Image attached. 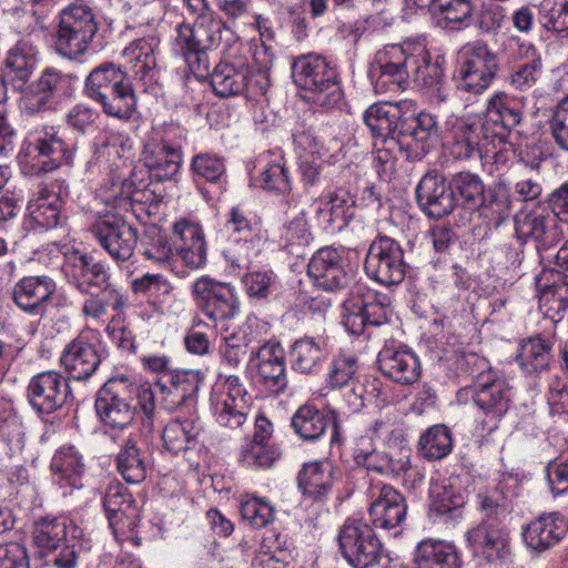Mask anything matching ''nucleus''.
I'll return each mask as SVG.
<instances>
[{"label":"nucleus","instance_id":"obj_1","mask_svg":"<svg viewBox=\"0 0 568 568\" xmlns=\"http://www.w3.org/2000/svg\"><path fill=\"white\" fill-rule=\"evenodd\" d=\"M371 77L377 93L398 92L408 87L412 79L423 87L438 84L443 70L420 41L405 40L385 45L375 54Z\"/></svg>","mask_w":568,"mask_h":568},{"label":"nucleus","instance_id":"obj_2","mask_svg":"<svg viewBox=\"0 0 568 568\" xmlns=\"http://www.w3.org/2000/svg\"><path fill=\"white\" fill-rule=\"evenodd\" d=\"M183 3L195 22L178 26L174 50L193 73H207L209 52L220 50L225 54L237 43V37L212 10L209 0H183Z\"/></svg>","mask_w":568,"mask_h":568},{"label":"nucleus","instance_id":"obj_3","mask_svg":"<svg viewBox=\"0 0 568 568\" xmlns=\"http://www.w3.org/2000/svg\"><path fill=\"white\" fill-rule=\"evenodd\" d=\"M477 499L485 519L467 531V541L486 560H505L510 555L509 530L504 524L513 510L510 500L497 488L479 493Z\"/></svg>","mask_w":568,"mask_h":568},{"label":"nucleus","instance_id":"obj_4","mask_svg":"<svg viewBox=\"0 0 568 568\" xmlns=\"http://www.w3.org/2000/svg\"><path fill=\"white\" fill-rule=\"evenodd\" d=\"M465 362L468 365L477 366L478 372L470 371L473 384L457 392V400L463 403L471 398L476 407L487 418V422H498L509 408L511 396L509 382L490 369L484 358L468 355L465 357Z\"/></svg>","mask_w":568,"mask_h":568},{"label":"nucleus","instance_id":"obj_5","mask_svg":"<svg viewBox=\"0 0 568 568\" xmlns=\"http://www.w3.org/2000/svg\"><path fill=\"white\" fill-rule=\"evenodd\" d=\"M82 530L72 520L41 517L34 523L33 544L42 556L52 555L57 568H74L83 550Z\"/></svg>","mask_w":568,"mask_h":568},{"label":"nucleus","instance_id":"obj_6","mask_svg":"<svg viewBox=\"0 0 568 568\" xmlns=\"http://www.w3.org/2000/svg\"><path fill=\"white\" fill-rule=\"evenodd\" d=\"M292 79L297 88L311 92L321 106L332 108L343 97L335 69L322 55L308 53L295 58Z\"/></svg>","mask_w":568,"mask_h":568},{"label":"nucleus","instance_id":"obj_7","mask_svg":"<svg viewBox=\"0 0 568 568\" xmlns=\"http://www.w3.org/2000/svg\"><path fill=\"white\" fill-rule=\"evenodd\" d=\"M504 144L500 133L491 128L481 113H477L456 119L448 149L457 160L483 159Z\"/></svg>","mask_w":568,"mask_h":568},{"label":"nucleus","instance_id":"obj_8","mask_svg":"<svg viewBox=\"0 0 568 568\" xmlns=\"http://www.w3.org/2000/svg\"><path fill=\"white\" fill-rule=\"evenodd\" d=\"M97 31L98 23L91 8L70 4L60 14L54 48L64 58L78 59L87 52Z\"/></svg>","mask_w":568,"mask_h":568},{"label":"nucleus","instance_id":"obj_9","mask_svg":"<svg viewBox=\"0 0 568 568\" xmlns=\"http://www.w3.org/2000/svg\"><path fill=\"white\" fill-rule=\"evenodd\" d=\"M392 314L389 295L373 290L358 291L344 302L342 324L351 334L359 335L368 326L388 323Z\"/></svg>","mask_w":568,"mask_h":568},{"label":"nucleus","instance_id":"obj_10","mask_svg":"<svg viewBox=\"0 0 568 568\" xmlns=\"http://www.w3.org/2000/svg\"><path fill=\"white\" fill-rule=\"evenodd\" d=\"M499 69L497 54L484 42L465 48L463 61L455 73L457 89L471 94L485 92Z\"/></svg>","mask_w":568,"mask_h":568},{"label":"nucleus","instance_id":"obj_11","mask_svg":"<svg viewBox=\"0 0 568 568\" xmlns=\"http://www.w3.org/2000/svg\"><path fill=\"white\" fill-rule=\"evenodd\" d=\"M342 556L353 568H372L382 558V542L374 528L361 519H346L337 536Z\"/></svg>","mask_w":568,"mask_h":568},{"label":"nucleus","instance_id":"obj_12","mask_svg":"<svg viewBox=\"0 0 568 568\" xmlns=\"http://www.w3.org/2000/svg\"><path fill=\"white\" fill-rule=\"evenodd\" d=\"M94 407L104 426H128L131 422L151 426L158 422L154 394L148 382L140 384L138 408H132L130 403L119 398L112 399L99 394Z\"/></svg>","mask_w":568,"mask_h":568},{"label":"nucleus","instance_id":"obj_13","mask_svg":"<svg viewBox=\"0 0 568 568\" xmlns=\"http://www.w3.org/2000/svg\"><path fill=\"white\" fill-rule=\"evenodd\" d=\"M404 251L398 242L378 235L369 245L364 270L366 275L385 286L397 285L406 274Z\"/></svg>","mask_w":568,"mask_h":568},{"label":"nucleus","instance_id":"obj_14","mask_svg":"<svg viewBox=\"0 0 568 568\" xmlns=\"http://www.w3.org/2000/svg\"><path fill=\"white\" fill-rule=\"evenodd\" d=\"M90 232L118 265L133 257L138 243V230L123 216L118 214L100 216L90 226Z\"/></svg>","mask_w":568,"mask_h":568},{"label":"nucleus","instance_id":"obj_15","mask_svg":"<svg viewBox=\"0 0 568 568\" xmlns=\"http://www.w3.org/2000/svg\"><path fill=\"white\" fill-rule=\"evenodd\" d=\"M211 85L214 92L223 98L246 94L256 99L266 93L267 79L260 71L253 70L241 61L239 64L221 62L211 74Z\"/></svg>","mask_w":568,"mask_h":568},{"label":"nucleus","instance_id":"obj_16","mask_svg":"<svg viewBox=\"0 0 568 568\" xmlns=\"http://www.w3.org/2000/svg\"><path fill=\"white\" fill-rule=\"evenodd\" d=\"M62 271L70 284L84 294L105 292L116 296L108 266L94 256L79 251L65 255Z\"/></svg>","mask_w":568,"mask_h":568},{"label":"nucleus","instance_id":"obj_17","mask_svg":"<svg viewBox=\"0 0 568 568\" xmlns=\"http://www.w3.org/2000/svg\"><path fill=\"white\" fill-rule=\"evenodd\" d=\"M23 152L41 163L40 170L51 171L63 164L71 165L75 149L65 144L55 126L38 125L28 132Z\"/></svg>","mask_w":568,"mask_h":568},{"label":"nucleus","instance_id":"obj_18","mask_svg":"<svg viewBox=\"0 0 568 568\" xmlns=\"http://www.w3.org/2000/svg\"><path fill=\"white\" fill-rule=\"evenodd\" d=\"M514 221L517 239L523 242L532 241L538 252L548 251L560 241L557 214L548 207L519 211Z\"/></svg>","mask_w":568,"mask_h":568},{"label":"nucleus","instance_id":"obj_19","mask_svg":"<svg viewBox=\"0 0 568 568\" xmlns=\"http://www.w3.org/2000/svg\"><path fill=\"white\" fill-rule=\"evenodd\" d=\"M71 396V388L68 378L55 371H47L34 375L27 387V397L31 407L42 416H45L62 408Z\"/></svg>","mask_w":568,"mask_h":568},{"label":"nucleus","instance_id":"obj_20","mask_svg":"<svg viewBox=\"0 0 568 568\" xmlns=\"http://www.w3.org/2000/svg\"><path fill=\"white\" fill-rule=\"evenodd\" d=\"M196 306L211 320L233 317L237 311V300L234 288L223 282L203 276L192 286Z\"/></svg>","mask_w":568,"mask_h":568},{"label":"nucleus","instance_id":"obj_21","mask_svg":"<svg viewBox=\"0 0 568 568\" xmlns=\"http://www.w3.org/2000/svg\"><path fill=\"white\" fill-rule=\"evenodd\" d=\"M307 274L315 286L329 292L344 288L351 281L343 253L332 246L322 247L313 254Z\"/></svg>","mask_w":568,"mask_h":568},{"label":"nucleus","instance_id":"obj_22","mask_svg":"<svg viewBox=\"0 0 568 568\" xmlns=\"http://www.w3.org/2000/svg\"><path fill=\"white\" fill-rule=\"evenodd\" d=\"M349 385L352 388L344 396V402L347 405L346 409L336 410L331 406L318 409L314 404L306 403L294 413L291 426H304L306 424L312 426L317 424L321 426H338V424L345 422L343 419L344 416L361 412L367 404L364 398L363 387L359 385V381Z\"/></svg>","mask_w":568,"mask_h":568},{"label":"nucleus","instance_id":"obj_23","mask_svg":"<svg viewBox=\"0 0 568 568\" xmlns=\"http://www.w3.org/2000/svg\"><path fill=\"white\" fill-rule=\"evenodd\" d=\"M435 115L420 112L405 122L397 135L398 152L409 161L422 160L430 150V143L437 138Z\"/></svg>","mask_w":568,"mask_h":568},{"label":"nucleus","instance_id":"obj_24","mask_svg":"<svg viewBox=\"0 0 568 568\" xmlns=\"http://www.w3.org/2000/svg\"><path fill=\"white\" fill-rule=\"evenodd\" d=\"M416 200L420 209L433 219L449 215L457 205L450 183L438 171L425 174L416 187Z\"/></svg>","mask_w":568,"mask_h":568},{"label":"nucleus","instance_id":"obj_25","mask_svg":"<svg viewBox=\"0 0 568 568\" xmlns=\"http://www.w3.org/2000/svg\"><path fill=\"white\" fill-rule=\"evenodd\" d=\"M223 393L226 395L223 407L219 413L217 422L221 425L242 426L247 422L248 415L254 418L255 426H262L260 422H271L261 413L254 412L247 405V390L237 375H227L223 381Z\"/></svg>","mask_w":568,"mask_h":568},{"label":"nucleus","instance_id":"obj_26","mask_svg":"<svg viewBox=\"0 0 568 568\" xmlns=\"http://www.w3.org/2000/svg\"><path fill=\"white\" fill-rule=\"evenodd\" d=\"M381 373L399 385L415 384L422 373L417 355L407 347L384 346L377 356Z\"/></svg>","mask_w":568,"mask_h":568},{"label":"nucleus","instance_id":"obj_27","mask_svg":"<svg viewBox=\"0 0 568 568\" xmlns=\"http://www.w3.org/2000/svg\"><path fill=\"white\" fill-rule=\"evenodd\" d=\"M257 382L273 395L286 390L288 381L285 368V353L278 343L267 342L256 352Z\"/></svg>","mask_w":568,"mask_h":568},{"label":"nucleus","instance_id":"obj_28","mask_svg":"<svg viewBox=\"0 0 568 568\" xmlns=\"http://www.w3.org/2000/svg\"><path fill=\"white\" fill-rule=\"evenodd\" d=\"M103 507L114 532L131 531L139 521L140 513L136 501L128 488L120 483L106 488Z\"/></svg>","mask_w":568,"mask_h":568},{"label":"nucleus","instance_id":"obj_29","mask_svg":"<svg viewBox=\"0 0 568 568\" xmlns=\"http://www.w3.org/2000/svg\"><path fill=\"white\" fill-rule=\"evenodd\" d=\"M101 356L97 346L79 335L68 343L60 356V364L75 381H87L98 369Z\"/></svg>","mask_w":568,"mask_h":568},{"label":"nucleus","instance_id":"obj_30","mask_svg":"<svg viewBox=\"0 0 568 568\" xmlns=\"http://www.w3.org/2000/svg\"><path fill=\"white\" fill-rule=\"evenodd\" d=\"M142 159L151 176L160 182L172 179L182 164L181 150L158 136L148 139Z\"/></svg>","mask_w":568,"mask_h":568},{"label":"nucleus","instance_id":"obj_31","mask_svg":"<svg viewBox=\"0 0 568 568\" xmlns=\"http://www.w3.org/2000/svg\"><path fill=\"white\" fill-rule=\"evenodd\" d=\"M568 531V521L558 513L545 514L527 524L523 530L526 546L538 552L557 545Z\"/></svg>","mask_w":568,"mask_h":568},{"label":"nucleus","instance_id":"obj_32","mask_svg":"<svg viewBox=\"0 0 568 568\" xmlns=\"http://www.w3.org/2000/svg\"><path fill=\"white\" fill-rule=\"evenodd\" d=\"M296 480L305 499L325 503L334 485V467L327 459L305 463L298 471Z\"/></svg>","mask_w":568,"mask_h":568},{"label":"nucleus","instance_id":"obj_33","mask_svg":"<svg viewBox=\"0 0 568 568\" xmlns=\"http://www.w3.org/2000/svg\"><path fill=\"white\" fill-rule=\"evenodd\" d=\"M523 109L520 99L497 91L487 100L486 110L481 115L496 132L500 133L501 140L506 143L508 132L523 120Z\"/></svg>","mask_w":568,"mask_h":568},{"label":"nucleus","instance_id":"obj_34","mask_svg":"<svg viewBox=\"0 0 568 568\" xmlns=\"http://www.w3.org/2000/svg\"><path fill=\"white\" fill-rule=\"evenodd\" d=\"M55 291L48 276H27L16 283L12 297L18 307L32 315H42Z\"/></svg>","mask_w":568,"mask_h":568},{"label":"nucleus","instance_id":"obj_35","mask_svg":"<svg viewBox=\"0 0 568 568\" xmlns=\"http://www.w3.org/2000/svg\"><path fill=\"white\" fill-rule=\"evenodd\" d=\"M404 496L389 485H383L369 507V517L376 528L393 529L406 518Z\"/></svg>","mask_w":568,"mask_h":568},{"label":"nucleus","instance_id":"obj_36","mask_svg":"<svg viewBox=\"0 0 568 568\" xmlns=\"http://www.w3.org/2000/svg\"><path fill=\"white\" fill-rule=\"evenodd\" d=\"M38 63V50L28 40H20L11 47L3 62V77L14 90L21 91Z\"/></svg>","mask_w":568,"mask_h":568},{"label":"nucleus","instance_id":"obj_37","mask_svg":"<svg viewBox=\"0 0 568 568\" xmlns=\"http://www.w3.org/2000/svg\"><path fill=\"white\" fill-rule=\"evenodd\" d=\"M173 233L181 241L178 252L183 263L191 268L203 266L207 248L201 226L187 220H180L173 224Z\"/></svg>","mask_w":568,"mask_h":568},{"label":"nucleus","instance_id":"obj_38","mask_svg":"<svg viewBox=\"0 0 568 568\" xmlns=\"http://www.w3.org/2000/svg\"><path fill=\"white\" fill-rule=\"evenodd\" d=\"M551 351L550 338L540 335L530 336L520 341L515 361L525 374L540 376L549 369Z\"/></svg>","mask_w":568,"mask_h":568},{"label":"nucleus","instance_id":"obj_39","mask_svg":"<svg viewBox=\"0 0 568 568\" xmlns=\"http://www.w3.org/2000/svg\"><path fill=\"white\" fill-rule=\"evenodd\" d=\"M160 40L155 36H148L132 41L124 50L125 67L141 80L155 75L156 49Z\"/></svg>","mask_w":568,"mask_h":568},{"label":"nucleus","instance_id":"obj_40","mask_svg":"<svg viewBox=\"0 0 568 568\" xmlns=\"http://www.w3.org/2000/svg\"><path fill=\"white\" fill-rule=\"evenodd\" d=\"M200 375L194 371H173L156 378L155 385L166 394L169 407L179 406L192 399L200 387Z\"/></svg>","mask_w":568,"mask_h":568},{"label":"nucleus","instance_id":"obj_41","mask_svg":"<svg viewBox=\"0 0 568 568\" xmlns=\"http://www.w3.org/2000/svg\"><path fill=\"white\" fill-rule=\"evenodd\" d=\"M61 197L53 189H40L38 196L28 205L31 227L50 230L58 226L61 223Z\"/></svg>","mask_w":568,"mask_h":568},{"label":"nucleus","instance_id":"obj_42","mask_svg":"<svg viewBox=\"0 0 568 568\" xmlns=\"http://www.w3.org/2000/svg\"><path fill=\"white\" fill-rule=\"evenodd\" d=\"M102 112L120 121H128L136 112L138 99L129 80H125L115 89L109 90L101 98L94 100Z\"/></svg>","mask_w":568,"mask_h":568},{"label":"nucleus","instance_id":"obj_43","mask_svg":"<svg viewBox=\"0 0 568 568\" xmlns=\"http://www.w3.org/2000/svg\"><path fill=\"white\" fill-rule=\"evenodd\" d=\"M416 568H459L456 549L443 540L426 539L415 550Z\"/></svg>","mask_w":568,"mask_h":568},{"label":"nucleus","instance_id":"obj_44","mask_svg":"<svg viewBox=\"0 0 568 568\" xmlns=\"http://www.w3.org/2000/svg\"><path fill=\"white\" fill-rule=\"evenodd\" d=\"M399 116L398 106L389 103H376L371 105L364 113V122L372 134L383 139L384 144H396L397 136H394Z\"/></svg>","mask_w":568,"mask_h":568},{"label":"nucleus","instance_id":"obj_45","mask_svg":"<svg viewBox=\"0 0 568 568\" xmlns=\"http://www.w3.org/2000/svg\"><path fill=\"white\" fill-rule=\"evenodd\" d=\"M50 468L60 486L78 487L79 478L84 471V463L74 446L68 445L54 453Z\"/></svg>","mask_w":568,"mask_h":568},{"label":"nucleus","instance_id":"obj_46","mask_svg":"<svg viewBox=\"0 0 568 568\" xmlns=\"http://www.w3.org/2000/svg\"><path fill=\"white\" fill-rule=\"evenodd\" d=\"M270 428H257L242 454L243 463L252 468H268L280 457L281 452L272 444Z\"/></svg>","mask_w":568,"mask_h":568},{"label":"nucleus","instance_id":"obj_47","mask_svg":"<svg viewBox=\"0 0 568 568\" xmlns=\"http://www.w3.org/2000/svg\"><path fill=\"white\" fill-rule=\"evenodd\" d=\"M125 80V73L115 64H100L88 74L84 81V94L94 101L109 90L115 89Z\"/></svg>","mask_w":568,"mask_h":568},{"label":"nucleus","instance_id":"obj_48","mask_svg":"<svg viewBox=\"0 0 568 568\" xmlns=\"http://www.w3.org/2000/svg\"><path fill=\"white\" fill-rule=\"evenodd\" d=\"M358 368L359 363L356 355L344 351L334 355L326 376L328 387L341 389L359 381Z\"/></svg>","mask_w":568,"mask_h":568},{"label":"nucleus","instance_id":"obj_49","mask_svg":"<svg viewBox=\"0 0 568 568\" xmlns=\"http://www.w3.org/2000/svg\"><path fill=\"white\" fill-rule=\"evenodd\" d=\"M450 186L457 192L462 205L469 211L477 210L484 204L485 186L481 179L471 172L465 171L455 174Z\"/></svg>","mask_w":568,"mask_h":568},{"label":"nucleus","instance_id":"obj_50","mask_svg":"<svg viewBox=\"0 0 568 568\" xmlns=\"http://www.w3.org/2000/svg\"><path fill=\"white\" fill-rule=\"evenodd\" d=\"M525 48V57L531 60L518 64L509 74V83L519 91L531 89L540 80L542 75V62L536 57V49L532 44L523 45Z\"/></svg>","mask_w":568,"mask_h":568},{"label":"nucleus","instance_id":"obj_51","mask_svg":"<svg viewBox=\"0 0 568 568\" xmlns=\"http://www.w3.org/2000/svg\"><path fill=\"white\" fill-rule=\"evenodd\" d=\"M539 296V307L552 322H559L568 310V282L556 280L547 285Z\"/></svg>","mask_w":568,"mask_h":568},{"label":"nucleus","instance_id":"obj_52","mask_svg":"<svg viewBox=\"0 0 568 568\" xmlns=\"http://www.w3.org/2000/svg\"><path fill=\"white\" fill-rule=\"evenodd\" d=\"M326 356L324 344L312 337H304L294 343L292 349L293 368L301 373H311Z\"/></svg>","mask_w":568,"mask_h":568},{"label":"nucleus","instance_id":"obj_53","mask_svg":"<svg viewBox=\"0 0 568 568\" xmlns=\"http://www.w3.org/2000/svg\"><path fill=\"white\" fill-rule=\"evenodd\" d=\"M429 11L453 24H469L474 18V2L473 0H429Z\"/></svg>","mask_w":568,"mask_h":568},{"label":"nucleus","instance_id":"obj_54","mask_svg":"<svg viewBox=\"0 0 568 568\" xmlns=\"http://www.w3.org/2000/svg\"><path fill=\"white\" fill-rule=\"evenodd\" d=\"M118 470L130 484H140L146 477V466L135 444L128 440L116 458Z\"/></svg>","mask_w":568,"mask_h":568},{"label":"nucleus","instance_id":"obj_55","mask_svg":"<svg viewBox=\"0 0 568 568\" xmlns=\"http://www.w3.org/2000/svg\"><path fill=\"white\" fill-rule=\"evenodd\" d=\"M131 288L134 294L143 295L160 304L169 302L173 292V286L163 275L151 273L133 280Z\"/></svg>","mask_w":568,"mask_h":568},{"label":"nucleus","instance_id":"obj_56","mask_svg":"<svg viewBox=\"0 0 568 568\" xmlns=\"http://www.w3.org/2000/svg\"><path fill=\"white\" fill-rule=\"evenodd\" d=\"M354 455L355 458L361 463V458H363V462L366 464L368 469L376 470L378 473H399L402 470L407 469V465L409 463L408 456L405 455V460L400 459L398 463H394L393 458H388L385 456L383 458V463L375 464V449L372 445V439L369 437H361L356 444V447L354 448Z\"/></svg>","mask_w":568,"mask_h":568},{"label":"nucleus","instance_id":"obj_57","mask_svg":"<svg viewBox=\"0 0 568 568\" xmlns=\"http://www.w3.org/2000/svg\"><path fill=\"white\" fill-rule=\"evenodd\" d=\"M419 450L428 459H440L447 456L453 447L448 428H427L419 438Z\"/></svg>","mask_w":568,"mask_h":568},{"label":"nucleus","instance_id":"obj_58","mask_svg":"<svg viewBox=\"0 0 568 568\" xmlns=\"http://www.w3.org/2000/svg\"><path fill=\"white\" fill-rule=\"evenodd\" d=\"M354 205V200L346 190L338 189L332 193L327 201L322 202L318 206V212L327 215V223L334 225L336 222H341L337 225L342 229L346 224V220L352 216L349 212Z\"/></svg>","mask_w":568,"mask_h":568},{"label":"nucleus","instance_id":"obj_59","mask_svg":"<svg viewBox=\"0 0 568 568\" xmlns=\"http://www.w3.org/2000/svg\"><path fill=\"white\" fill-rule=\"evenodd\" d=\"M539 23L548 31L568 30V0H542L538 9Z\"/></svg>","mask_w":568,"mask_h":568},{"label":"nucleus","instance_id":"obj_60","mask_svg":"<svg viewBox=\"0 0 568 568\" xmlns=\"http://www.w3.org/2000/svg\"><path fill=\"white\" fill-rule=\"evenodd\" d=\"M257 242L258 239L227 237V243L223 248V255L232 267L245 268L256 254L255 246Z\"/></svg>","mask_w":568,"mask_h":568},{"label":"nucleus","instance_id":"obj_61","mask_svg":"<svg viewBox=\"0 0 568 568\" xmlns=\"http://www.w3.org/2000/svg\"><path fill=\"white\" fill-rule=\"evenodd\" d=\"M261 187L267 191L285 193L291 190V180L282 156L268 161L261 173Z\"/></svg>","mask_w":568,"mask_h":568},{"label":"nucleus","instance_id":"obj_62","mask_svg":"<svg viewBox=\"0 0 568 568\" xmlns=\"http://www.w3.org/2000/svg\"><path fill=\"white\" fill-rule=\"evenodd\" d=\"M142 255L150 262L166 265L173 258V248L159 231L149 232L142 242Z\"/></svg>","mask_w":568,"mask_h":568},{"label":"nucleus","instance_id":"obj_63","mask_svg":"<svg viewBox=\"0 0 568 568\" xmlns=\"http://www.w3.org/2000/svg\"><path fill=\"white\" fill-rule=\"evenodd\" d=\"M506 9L494 2H484L475 13V26L483 33H496L506 22Z\"/></svg>","mask_w":568,"mask_h":568},{"label":"nucleus","instance_id":"obj_64","mask_svg":"<svg viewBox=\"0 0 568 568\" xmlns=\"http://www.w3.org/2000/svg\"><path fill=\"white\" fill-rule=\"evenodd\" d=\"M243 284L250 296L266 298L278 290L277 276L272 271L250 272L243 277Z\"/></svg>","mask_w":568,"mask_h":568}]
</instances>
